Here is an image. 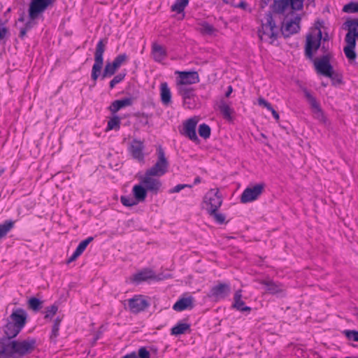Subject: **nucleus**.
<instances>
[{"instance_id":"1","label":"nucleus","mask_w":358,"mask_h":358,"mask_svg":"<svg viewBox=\"0 0 358 358\" xmlns=\"http://www.w3.org/2000/svg\"><path fill=\"white\" fill-rule=\"evenodd\" d=\"M304 0H274L268 11L262 20L261 29L258 34L261 40L270 39L272 43L278 36L280 31L285 38L296 34L300 30V17H295L294 20H286L285 15L286 9L290 6L293 11L303 9Z\"/></svg>"},{"instance_id":"2","label":"nucleus","mask_w":358,"mask_h":358,"mask_svg":"<svg viewBox=\"0 0 358 358\" xmlns=\"http://www.w3.org/2000/svg\"><path fill=\"white\" fill-rule=\"evenodd\" d=\"M36 347V341L28 338L22 341L0 339V357L20 358L31 353Z\"/></svg>"},{"instance_id":"3","label":"nucleus","mask_w":358,"mask_h":358,"mask_svg":"<svg viewBox=\"0 0 358 358\" xmlns=\"http://www.w3.org/2000/svg\"><path fill=\"white\" fill-rule=\"evenodd\" d=\"M55 0H31L29 6V20L26 22L24 27L27 30H30L34 25V20L47 9L49 6L54 3Z\"/></svg>"},{"instance_id":"4","label":"nucleus","mask_w":358,"mask_h":358,"mask_svg":"<svg viewBox=\"0 0 358 358\" xmlns=\"http://www.w3.org/2000/svg\"><path fill=\"white\" fill-rule=\"evenodd\" d=\"M157 159L155 164L147 169L145 172L150 175H155L159 178L165 175L169 170V162L166 157L165 152L162 146H159L157 149Z\"/></svg>"},{"instance_id":"5","label":"nucleus","mask_w":358,"mask_h":358,"mask_svg":"<svg viewBox=\"0 0 358 358\" xmlns=\"http://www.w3.org/2000/svg\"><path fill=\"white\" fill-rule=\"evenodd\" d=\"M107 43L106 39H101L96 44L94 52V64L92 66L91 78L95 82L101 74L103 64V53Z\"/></svg>"},{"instance_id":"6","label":"nucleus","mask_w":358,"mask_h":358,"mask_svg":"<svg viewBox=\"0 0 358 358\" xmlns=\"http://www.w3.org/2000/svg\"><path fill=\"white\" fill-rule=\"evenodd\" d=\"M322 31L319 29L316 35L309 34L306 36L305 45V55L309 59H313V53L317 51L320 46L322 39Z\"/></svg>"},{"instance_id":"7","label":"nucleus","mask_w":358,"mask_h":358,"mask_svg":"<svg viewBox=\"0 0 358 358\" xmlns=\"http://www.w3.org/2000/svg\"><path fill=\"white\" fill-rule=\"evenodd\" d=\"M203 202L206 204V210L214 213L218 210L222 203V196L218 190L211 189L204 196Z\"/></svg>"},{"instance_id":"8","label":"nucleus","mask_w":358,"mask_h":358,"mask_svg":"<svg viewBox=\"0 0 358 358\" xmlns=\"http://www.w3.org/2000/svg\"><path fill=\"white\" fill-rule=\"evenodd\" d=\"M264 187L265 185L264 183H259L252 187H248L241 196V202L247 203L255 201L263 193Z\"/></svg>"},{"instance_id":"9","label":"nucleus","mask_w":358,"mask_h":358,"mask_svg":"<svg viewBox=\"0 0 358 358\" xmlns=\"http://www.w3.org/2000/svg\"><path fill=\"white\" fill-rule=\"evenodd\" d=\"M331 55L329 53L323 55L320 59H314V65L317 73L324 76H331V72L334 70L330 64Z\"/></svg>"},{"instance_id":"10","label":"nucleus","mask_w":358,"mask_h":358,"mask_svg":"<svg viewBox=\"0 0 358 358\" xmlns=\"http://www.w3.org/2000/svg\"><path fill=\"white\" fill-rule=\"evenodd\" d=\"M178 76L176 80V85L189 86L199 82V73L196 71H176Z\"/></svg>"},{"instance_id":"11","label":"nucleus","mask_w":358,"mask_h":358,"mask_svg":"<svg viewBox=\"0 0 358 358\" xmlns=\"http://www.w3.org/2000/svg\"><path fill=\"white\" fill-rule=\"evenodd\" d=\"M157 178L155 175H150L149 173L145 172L141 182L147 191L157 194L162 187V182Z\"/></svg>"},{"instance_id":"12","label":"nucleus","mask_w":358,"mask_h":358,"mask_svg":"<svg viewBox=\"0 0 358 358\" xmlns=\"http://www.w3.org/2000/svg\"><path fill=\"white\" fill-rule=\"evenodd\" d=\"M231 289L229 285L226 283H219L217 285L211 288L208 297L215 301L226 298L230 293Z\"/></svg>"},{"instance_id":"13","label":"nucleus","mask_w":358,"mask_h":358,"mask_svg":"<svg viewBox=\"0 0 358 358\" xmlns=\"http://www.w3.org/2000/svg\"><path fill=\"white\" fill-rule=\"evenodd\" d=\"M144 148L145 145L143 141L134 139L131 142L129 150L133 158L139 162H143L145 158L143 153Z\"/></svg>"},{"instance_id":"14","label":"nucleus","mask_w":358,"mask_h":358,"mask_svg":"<svg viewBox=\"0 0 358 358\" xmlns=\"http://www.w3.org/2000/svg\"><path fill=\"white\" fill-rule=\"evenodd\" d=\"M8 320L22 330L26 324L27 313L23 309L17 308L12 313Z\"/></svg>"},{"instance_id":"15","label":"nucleus","mask_w":358,"mask_h":358,"mask_svg":"<svg viewBox=\"0 0 358 358\" xmlns=\"http://www.w3.org/2000/svg\"><path fill=\"white\" fill-rule=\"evenodd\" d=\"M198 120L196 118H189L184 123V132L183 134L188 137L190 140L194 142L199 141V138L197 137L196 133V127L197 124Z\"/></svg>"},{"instance_id":"16","label":"nucleus","mask_w":358,"mask_h":358,"mask_svg":"<svg viewBox=\"0 0 358 358\" xmlns=\"http://www.w3.org/2000/svg\"><path fill=\"white\" fill-rule=\"evenodd\" d=\"M128 304L130 310L135 313L144 310L149 306L148 302L141 296L130 299Z\"/></svg>"},{"instance_id":"17","label":"nucleus","mask_w":358,"mask_h":358,"mask_svg":"<svg viewBox=\"0 0 358 358\" xmlns=\"http://www.w3.org/2000/svg\"><path fill=\"white\" fill-rule=\"evenodd\" d=\"M345 41L347 45L343 49L344 53L350 62H353L357 57V54L355 51L356 41H355L354 38H351L349 34H346Z\"/></svg>"},{"instance_id":"18","label":"nucleus","mask_w":358,"mask_h":358,"mask_svg":"<svg viewBox=\"0 0 358 358\" xmlns=\"http://www.w3.org/2000/svg\"><path fill=\"white\" fill-rule=\"evenodd\" d=\"M151 55L155 62H162L166 58L167 52L164 46L157 43H153L152 45Z\"/></svg>"},{"instance_id":"19","label":"nucleus","mask_w":358,"mask_h":358,"mask_svg":"<svg viewBox=\"0 0 358 358\" xmlns=\"http://www.w3.org/2000/svg\"><path fill=\"white\" fill-rule=\"evenodd\" d=\"M234 302L232 305L234 308L241 311V312H250L251 310V308L245 306V302L242 300V290H237L234 296Z\"/></svg>"},{"instance_id":"20","label":"nucleus","mask_w":358,"mask_h":358,"mask_svg":"<svg viewBox=\"0 0 358 358\" xmlns=\"http://www.w3.org/2000/svg\"><path fill=\"white\" fill-rule=\"evenodd\" d=\"M160 99L164 106H169L171 103V92L166 82L162 83L159 86Z\"/></svg>"},{"instance_id":"21","label":"nucleus","mask_w":358,"mask_h":358,"mask_svg":"<svg viewBox=\"0 0 358 358\" xmlns=\"http://www.w3.org/2000/svg\"><path fill=\"white\" fill-rule=\"evenodd\" d=\"M132 103L133 99L130 97L115 100L109 106V110L112 113H115L124 107L131 106Z\"/></svg>"},{"instance_id":"22","label":"nucleus","mask_w":358,"mask_h":358,"mask_svg":"<svg viewBox=\"0 0 358 358\" xmlns=\"http://www.w3.org/2000/svg\"><path fill=\"white\" fill-rule=\"evenodd\" d=\"M261 283L266 286V292L269 294H277L284 291V287L281 284L273 280H262Z\"/></svg>"},{"instance_id":"23","label":"nucleus","mask_w":358,"mask_h":358,"mask_svg":"<svg viewBox=\"0 0 358 358\" xmlns=\"http://www.w3.org/2000/svg\"><path fill=\"white\" fill-rule=\"evenodd\" d=\"M193 308V298H182L175 303L173 309L176 311H182L188 308Z\"/></svg>"},{"instance_id":"24","label":"nucleus","mask_w":358,"mask_h":358,"mask_svg":"<svg viewBox=\"0 0 358 358\" xmlns=\"http://www.w3.org/2000/svg\"><path fill=\"white\" fill-rule=\"evenodd\" d=\"M21 331V329L13 324L8 320L6 324L4 326V334L5 337L1 339H8L10 341L11 338H15Z\"/></svg>"},{"instance_id":"25","label":"nucleus","mask_w":358,"mask_h":358,"mask_svg":"<svg viewBox=\"0 0 358 358\" xmlns=\"http://www.w3.org/2000/svg\"><path fill=\"white\" fill-rule=\"evenodd\" d=\"M178 93L182 99H192L195 96L194 90L189 86L176 85Z\"/></svg>"},{"instance_id":"26","label":"nucleus","mask_w":358,"mask_h":358,"mask_svg":"<svg viewBox=\"0 0 358 358\" xmlns=\"http://www.w3.org/2000/svg\"><path fill=\"white\" fill-rule=\"evenodd\" d=\"M218 108L224 119L229 121L232 120L234 110L229 106V104L224 101H221L218 106Z\"/></svg>"},{"instance_id":"27","label":"nucleus","mask_w":358,"mask_h":358,"mask_svg":"<svg viewBox=\"0 0 358 358\" xmlns=\"http://www.w3.org/2000/svg\"><path fill=\"white\" fill-rule=\"evenodd\" d=\"M147 189L145 187L140 185H136L133 187V194L135 199L138 201H145L147 196Z\"/></svg>"},{"instance_id":"28","label":"nucleus","mask_w":358,"mask_h":358,"mask_svg":"<svg viewBox=\"0 0 358 358\" xmlns=\"http://www.w3.org/2000/svg\"><path fill=\"white\" fill-rule=\"evenodd\" d=\"M118 69L119 67L116 65V63H114V62L107 63L101 75V79L111 77L115 73Z\"/></svg>"},{"instance_id":"29","label":"nucleus","mask_w":358,"mask_h":358,"mask_svg":"<svg viewBox=\"0 0 358 358\" xmlns=\"http://www.w3.org/2000/svg\"><path fill=\"white\" fill-rule=\"evenodd\" d=\"M15 222L10 220H6L0 224V240L14 227Z\"/></svg>"},{"instance_id":"30","label":"nucleus","mask_w":358,"mask_h":358,"mask_svg":"<svg viewBox=\"0 0 358 358\" xmlns=\"http://www.w3.org/2000/svg\"><path fill=\"white\" fill-rule=\"evenodd\" d=\"M313 116L315 119L320 121L321 123L326 124L327 123V118L325 116L324 112L320 106V104H317L316 106L312 107Z\"/></svg>"},{"instance_id":"31","label":"nucleus","mask_w":358,"mask_h":358,"mask_svg":"<svg viewBox=\"0 0 358 358\" xmlns=\"http://www.w3.org/2000/svg\"><path fill=\"white\" fill-rule=\"evenodd\" d=\"M155 278V274L151 270H145L134 275V280L137 282L145 281Z\"/></svg>"},{"instance_id":"32","label":"nucleus","mask_w":358,"mask_h":358,"mask_svg":"<svg viewBox=\"0 0 358 358\" xmlns=\"http://www.w3.org/2000/svg\"><path fill=\"white\" fill-rule=\"evenodd\" d=\"M189 0H176L171 6V11L181 13L184 11L185 7L188 5Z\"/></svg>"},{"instance_id":"33","label":"nucleus","mask_w":358,"mask_h":358,"mask_svg":"<svg viewBox=\"0 0 358 358\" xmlns=\"http://www.w3.org/2000/svg\"><path fill=\"white\" fill-rule=\"evenodd\" d=\"M190 325L186 323H178L171 329L172 335H180L189 330Z\"/></svg>"},{"instance_id":"34","label":"nucleus","mask_w":358,"mask_h":358,"mask_svg":"<svg viewBox=\"0 0 358 358\" xmlns=\"http://www.w3.org/2000/svg\"><path fill=\"white\" fill-rule=\"evenodd\" d=\"M61 322L62 319L59 317H57L54 321V324L52 328V332L50 336V339L53 343H56V338L59 336V330Z\"/></svg>"},{"instance_id":"35","label":"nucleus","mask_w":358,"mask_h":358,"mask_svg":"<svg viewBox=\"0 0 358 358\" xmlns=\"http://www.w3.org/2000/svg\"><path fill=\"white\" fill-rule=\"evenodd\" d=\"M210 127L205 123L200 124L199 127V134L205 139L210 137Z\"/></svg>"},{"instance_id":"36","label":"nucleus","mask_w":358,"mask_h":358,"mask_svg":"<svg viewBox=\"0 0 358 358\" xmlns=\"http://www.w3.org/2000/svg\"><path fill=\"white\" fill-rule=\"evenodd\" d=\"M29 308L34 311H38L42 308V301L37 298L32 297L28 301Z\"/></svg>"},{"instance_id":"37","label":"nucleus","mask_w":358,"mask_h":358,"mask_svg":"<svg viewBox=\"0 0 358 358\" xmlns=\"http://www.w3.org/2000/svg\"><path fill=\"white\" fill-rule=\"evenodd\" d=\"M120 127V119L118 116H114L108 122L107 124V130L119 129Z\"/></svg>"},{"instance_id":"38","label":"nucleus","mask_w":358,"mask_h":358,"mask_svg":"<svg viewBox=\"0 0 358 358\" xmlns=\"http://www.w3.org/2000/svg\"><path fill=\"white\" fill-rule=\"evenodd\" d=\"M93 237L90 236L85 240L81 241L75 251L80 255L86 249L87 246L93 241Z\"/></svg>"},{"instance_id":"39","label":"nucleus","mask_w":358,"mask_h":358,"mask_svg":"<svg viewBox=\"0 0 358 358\" xmlns=\"http://www.w3.org/2000/svg\"><path fill=\"white\" fill-rule=\"evenodd\" d=\"M343 11L348 13H358V2H350L345 4L343 8Z\"/></svg>"},{"instance_id":"40","label":"nucleus","mask_w":358,"mask_h":358,"mask_svg":"<svg viewBox=\"0 0 358 358\" xmlns=\"http://www.w3.org/2000/svg\"><path fill=\"white\" fill-rule=\"evenodd\" d=\"M126 76L125 73H120L117 75H116L110 82L109 86L110 89H113L115 87V86L122 82Z\"/></svg>"},{"instance_id":"41","label":"nucleus","mask_w":358,"mask_h":358,"mask_svg":"<svg viewBox=\"0 0 358 358\" xmlns=\"http://www.w3.org/2000/svg\"><path fill=\"white\" fill-rule=\"evenodd\" d=\"M199 30L202 34H211L215 31V28L207 22H203L200 24Z\"/></svg>"},{"instance_id":"42","label":"nucleus","mask_w":358,"mask_h":358,"mask_svg":"<svg viewBox=\"0 0 358 358\" xmlns=\"http://www.w3.org/2000/svg\"><path fill=\"white\" fill-rule=\"evenodd\" d=\"M305 97L307 99L309 102L311 108L313 106H316L319 103L317 101L316 99L310 94V92L306 89L304 88L303 90Z\"/></svg>"},{"instance_id":"43","label":"nucleus","mask_w":358,"mask_h":358,"mask_svg":"<svg viewBox=\"0 0 358 358\" xmlns=\"http://www.w3.org/2000/svg\"><path fill=\"white\" fill-rule=\"evenodd\" d=\"M58 306L56 305H52L46 308L45 318H52L57 312Z\"/></svg>"},{"instance_id":"44","label":"nucleus","mask_w":358,"mask_h":358,"mask_svg":"<svg viewBox=\"0 0 358 358\" xmlns=\"http://www.w3.org/2000/svg\"><path fill=\"white\" fill-rule=\"evenodd\" d=\"M128 59V56L125 54L118 55L113 62L116 63V65L120 68Z\"/></svg>"},{"instance_id":"45","label":"nucleus","mask_w":358,"mask_h":358,"mask_svg":"<svg viewBox=\"0 0 358 358\" xmlns=\"http://www.w3.org/2000/svg\"><path fill=\"white\" fill-rule=\"evenodd\" d=\"M210 216H212L215 220L220 223L222 224L225 220V217L223 214L219 213L217 210H215L214 213H212L211 211L208 212Z\"/></svg>"},{"instance_id":"46","label":"nucleus","mask_w":358,"mask_h":358,"mask_svg":"<svg viewBox=\"0 0 358 358\" xmlns=\"http://www.w3.org/2000/svg\"><path fill=\"white\" fill-rule=\"evenodd\" d=\"M344 334L349 340L358 342V331L355 330H345Z\"/></svg>"},{"instance_id":"47","label":"nucleus","mask_w":358,"mask_h":358,"mask_svg":"<svg viewBox=\"0 0 358 358\" xmlns=\"http://www.w3.org/2000/svg\"><path fill=\"white\" fill-rule=\"evenodd\" d=\"M120 201L125 206H133L137 204V202L133 198L125 196H121Z\"/></svg>"},{"instance_id":"48","label":"nucleus","mask_w":358,"mask_h":358,"mask_svg":"<svg viewBox=\"0 0 358 358\" xmlns=\"http://www.w3.org/2000/svg\"><path fill=\"white\" fill-rule=\"evenodd\" d=\"M331 76H327L331 78L334 85L335 84H341L342 83V76L334 71V70L331 72Z\"/></svg>"},{"instance_id":"49","label":"nucleus","mask_w":358,"mask_h":358,"mask_svg":"<svg viewBox=\"0 0 358 358\" xmlns=\"http://www.w3.org/2000/svg\"><path fill=\"white\" fill-rule=\"evenodd\" d=\"M192 187V185H187V184H179L175 186L173 188L169 190V193H177L183 189L185 187H189L191 188Z\"/></svg>"},{"instance_id":"50","label":"nucleus","mask_w":358,"mask_h":358,"mask_svg":"<svg viewBox=\"0 0 358 358\" xmlns=\"http://www.w3.org/2000/svg\"><path fill=\"white\" fill-rule=\"evenodd\" d=\"M138 355V358H150V353L145 347L139 348Z\"/></svg>"},{"instance_id":"51","label":"nucleus","mask_w":358,"mask_h":358,"mask_svg":"<svg viewBox=\"0 0 358 358\" xmlns=\"http://www.w3.org/2000/svg\"><path fill=\"white\" fill-rule=\"evenodd\" d=\"M259 105L266 108L268 110L271 109V104L266 101L264 98L259 97L257 100Z\"/></svg>"},{"instance_id":"52","label":"nucleus","mask_w":358,"mask_h":358,"mask_svg":"<svg viewBox=\"0 0 358 358\" xmlns=\"http://www.w3.org/2000/svg\"><path fill=\"white\" fill-rule=\"evenodd\" d=\"M192 99H183V106L187 108L191 109L194 107V103L191 102Z\"/></svg>"},{"instance_id":"53","label":"nucleus","mask_w":358,"mask_h":358,"mask_svg":"<svg viewBox=\"0 0 358 358\" xmlns=\"http://www.w3.org/2000/svg\"><path fill=\"white\" fill-rule=\"evenodd\" d=\"M234 7L246 10L248 8V3L245 1H241L238 4L234 5Z\"/></svg>"},{"instance_id":"54","label":"nucleus","mask_w":358,"mask_h":358,"mask_svg":"<svg viewBox=\"0 0 358 358\" xmlns=\"http://www.w3.org/2000/svg\"><path fill=\"white\" fill-rule=\"evenodd\" d=\"M79 256L80 255L75 251L71 257H70L67 260V264H70L71 262L75 261Z\"/></svg>"},{"instance_id":"55","label":"nucleus","mask_w":358,"mask_h":358,"mask_svg":"<svg viewBox=\"0 0 358 358\" xmlns=\"http://www.w3.org/2000/svg\"><path fill=\"white\" fill-rule=\"evenodd\" d=\"M268 110H270L275 120H279V118H280L279 114L272 106H271V109H268Z\"/></svg>"},{"instance_id":"56","label":"nucleus","mask_w":358,"mask_h":358,"mask_svg":"<svg viewBox=\"0 0 358 358\" xmlns=\"http://www.w3.org/2000/svg\"><path fill=\"white\" fill-rule=\"evenodd\" d=\"M27 32V30L24 27L20 28L19 36L21 38H23L26 36Z\"/></svg>"},{"instance_id":"57","label":"nucleus","mask_w":358,"mask_h":358,"mask_svg":"<svg viewBox=\"0 0 358 358\" xmlns=\"http://www.w3.org/2000/svg\"><path fill=\"white\" fill-rule=\"evenodd\" d=\"M122 358H138V357L136 352H131L130 354L126 355L125 356L122 357Z\"/></svg>"},{"instance_id":"58","label":"nucleus","mask_w":358,"mask_h":358,"mask_svg":"<svg viewBox=\"0 0 358 358\" xmlns=\"http://www.w3.org/2000/svg\"><path fill=\"white\" fill-rule=\"evenodd\" d=\"M270 1H271V0H261V2H260L261 8H265L268 4V3Z\"/></svg>"},{"instance_id":"59","label":"nucleus","mask_w":358,"mask_h":358,"mask_svg":"<svg viewBox=\"0 0 358 358\" xmlns=\"http://www.w3.org/2000/svg\"><path fill=\"white\" fill-rule=\"evenodd\" d=\"M232 90H232V87H231V86H229V87H228V90H227V92H226L225 96H226L227 97H229V96H230L231 93L232 92Z\"/></svg>"},{"instance_id":"60","label":"nucleus","mask_w":358,"mask_h":358,"mask_svg":"<svg viewBox=\"0 0 358 358\" xmlns=\"http://www.w3.org/2000/svg\"><path fill=\"white\" fill-rule=\"evenodd\" d=\"M200 182H201V178H200V177L198 176L194 179V184L196 185V184L199 183Z\"/></svg>"},{"instance_id":"61","label":"nucleus","mask_w":358,"mask_h":358,"mask_svg":"<svg viewBox=\"0 0 358 358\" xmlns=\"http://www.w3.org/2000/svg\"><path fill=\"white\" fill-rule=\"evenodd\" d=\"M18 21H19V22H24V18L23 15H22L18 18Z\"/></svg>"},{"instance_id":"62","label":"nucleus","mask_w":358,"mask_h":358,"mask_svg":"<svg viewBox=\"0 0 358 358\" xmlns=\"http://www.w3.org/2000/svg\"><path fill=\"white\" fill-rule=\"evenodd\" d=\"M142 116H143V117H146V118L148 117V116H147V115H145V114H142ZM144 123H145V124L148 123V120H147V119H146V120H145V121H144Z\"/></svg>"},{"instance_id":"63","label":"nucleus","mask_w":358,"mask_h":358,"mask_svg":"<svg viewBox=\"0 0 358 358\" xmlns=\"http://www.w3.org/2000/svg\"><path fill=\"white\" fill-rule=\"evenodd\" d=\"M309 3H314L315 0H308Z\"/></svg>"},{"instance_id":"64","label":"nucleus","mask_w":358,"mask_h":358,"mask_svg":"<svg viewBox=\"0 0 358 358\" xmlns=\"http://www.w3.org/2000/svg\"><path fill=\"white\" fill-rule=\"evenodd\" d=\"M355 315L357 316V317L358 318V311H357Z\"/></svg>"}]
</instances>
